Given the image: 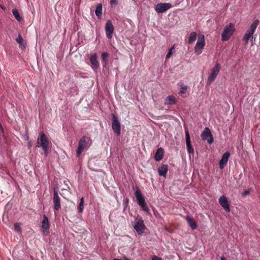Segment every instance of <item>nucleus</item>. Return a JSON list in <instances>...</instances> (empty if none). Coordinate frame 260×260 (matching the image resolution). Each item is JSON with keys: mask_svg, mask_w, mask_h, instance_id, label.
I'll return each instance as SVG.
<instances>
[{"mask_svg": "<svg viewBox=\"0 0 260 260\" xmlns=\"http://www.w3.org/2000/svg\"><path fill=\"white\" fill-rule=\"evenodd\" d=\"M258 24L259 20L258 19L255 20L250 25L249 28L246 31L243 37V40L246 44L248 43L251 38L252 42L255 41V38L253 37V35L255 32Z\"/></svg>", "mask_w": 260, "mask_h": 260, "instance_id": "nucleus-1", "label": "nucleus"}, {"mask_svg": "<svg viewBox=\"0 0 260 260\" xmlns=\"http://www.w3.org/2000/svg\"><path fill=\"white\" fill-rule=\"evenodd\" d=\"M236 30L234 24L230 23L226 25L223 29L221 34V40L222 41H226L229 40L230 37L234 34Z\"/></svg>", "mask_w": 260, "mask_h": 260, "instance_id": "nucleus-2", "label": "nucleus"}, {"mask_svg": "<svg viewBox=\"0 0 260 260\" xmlns=\"http://www.w3.org/2000/svg\"><path fill=\"white\" fill-rule=\"evenodd\" d=\"M91 144V141L88 137L84 136L80 140L78 147L76 151L77 156H80L82 151L89 148Z\"/></svg>", "mask_w": 260, "mask_h": 260, "instance_id": "nucleus-3", "label": "nucleus"}, {"mask_svg": "<svg viewBox=\"0 0 260 260\" xmlns=\"http://www.w3.org/2000/svg\"><path fill=\"white\" fill-rule=\"evenodd\" d=\"M206 45L205 36L203 34L198 35L197 42L194 47V53L197 55L201 54Z\"/></svg>", "mask_w": 260, "mask_h": 260, "instance_id": "nucleus-4", "label": "nucleus"}, {"mask_svg": "<svg viewBox=\"0 0 260 260\" xmlns=\"http://www.w3.org/2000/svg\"><path fill=\"white\" fill-rule=\"evenodd\" d=\"M135 195L138 204L145 211L148 212L150 210L146 205L144 198L139 188H137L135 191Z\"/></svg>", "mask_w": 260, "mask_h": 260, "instance_id": "nucleus-5", "label": "nucleus"}, {"mask_svg": "<svg viewBox=\"0 0 260 260\" xmlns=\"http://www.w3.org/2000/svg\"><path fill=\"white\" fill-rule=\"evenodd\" d=\"M132 225L139 235H142L144 232L145 226L142 218H136L132 222Z\"/></svg>", "mask_w": 260, "mask_h": 260, "instance_id": "nucleus-6", "label": "nucleus"}, {"mask_svg": "<svg viewBox=\"0 0 260 260\" xmlns=\"http://www.w3.org/2000/svg\"><path fill=\"white\" fill-rule=\"evenodd\" d=\"M220 69V66L216 63L211 70L210 75L208 76L207 84L210 85L216 78Z\"/></svg>", "mask_w": 260, "mask_h": 260, "instance_id": "nucleus-7", "label": "nucleus"}, {"mask_svg": "<svg viewBox=\"0 0 260 260\" xmlns=\"http://www.w3.org/2000/svg\"><path fill=\"white\" fill-rule=\"evenodd\" d=\"M49 146V141L44 133H42L38 137L37 142V147H46Z\"/></svg>", "mask_w": 260, "mask_h": 260, "instance_id": "nucleus-8", "label": "nucleus"}, {"mask_svg": "<svg viewBox=\"0 0 260 260\" xmlns=\"http://www.w3.org/2000/svg\"><path fill=\"white\" fill-rule=\"evenodd\" d=\"M112 128L114 132L117 134L118 136L120 135L121 132L120 124L116 116L114 114H112Z\"/></svg>", "mask_w": 260, "mask_h": 260, "instance_id": "nucleus-9", "label": "nucleus"}, {"mask_svg": "<svg viewBox=\"0 0 260 260\" xmlns=\"http://www.w3.org/2000/svg\"><path fill=\"white\" fill-rule=\"evenodd\" d=\"M201 137L203 140L207 141L209 144H212L213 142V138L210 129L206 127L202 133Z\"/></svg>", "mask_w": 260, "mask_h": 260, "instance_id": "nucleus-10", "label": "nucleus"}, {"mask_svg": "<svg viewBox=\"0 0 260 260\" xmlns=\"http://www.w3.org/2000/svg\"><path fill=\"white\" fill-rule=\"evenodd\" d=\"M53 203L54 209L56 211L58 210L60 207V199L58 196V189L54 188L53 191Z\"/></svg>", "mask_w": 260, "mask_h": 260, "instance_id": "nucleus-11", "label": "nucleus"}, {"mask_svg": "<svg viewBox=\"0 0 260 260\" xmlns=\"http://www.w3.org/2000/svg\"><path fill=\"white\" fill-rule=\"evenodd\" d=\"M172 7L170 3H159L155 7V11L158 13H163Z\"/></svg>", "mask_w": 260, "mask_h": 260, "instance_id": "nucleus-12", "label": "nucleus"}, {"mask_svg": "<svg viewBox=\"0 0 260 260\" xmlns=\"http://www.w3.org/2000/svg\"><path fill=\"white\" fill-rule=\"evenodd\" d=\"M114 31V26L111 20L107 21L105 25V32L107 37L108 39H111Z\"/></svg>", "mask_w": 260, "mask_h": 260, "instance_id": "nucleus-13", "label": "nucleus"}, {"mask_svg": "<svg viewBox=\"0 0 260 260\" xmlns=\"http://www.w3.org/2000/svg\"><path fill=\"white\" fill-rule=\"evenodd\" d=\"M185 140L187 147V151L188 153L190 154H193L194 149L191 145L190 138L189 134V132L187 129H185Z\"/></svg>", "mask_w": 260, "mask_h": 260, "instance_id": "nucleus-14", "label": "nucleus"}, {"mask_svg": "<svg viewBox=\"0 0 260 260\" xmlns=\"http://www.w3.org/2000/svg\"><path fill=\"white\" fill-rule=\"evenodd\" d=\"M220 206L227 212H230V208L227 198L224 196H221L218 199Z\"/></svg>", "mask_w": 260, "mask_h": 260, "instance_id": "nucleus-15", "label": "nucleus"}, {"mask_svg": "<svg viewBox=\"0 0 260 260\" xmlns=\"http://www.w3.org/2000/svg\"><path fill=\"white\" fill-rule=\"evenodd\" d=\"M90 62L91 64L92 69L94 71L97 70L99 67V63L97 59V55L96 53L91 54L90 57Z\"/></svg>", "mask_w": 260, "mask_h": 260, "instance_id": "nucleus-16", "label": "nucleus"}, {"mask_svg": "<svg viewBox=\"0 0 260 260\" xmlns=\"http://www.w3.org/2000/svg\"><path fill=\"white\" fill-rule=\"evenodd\" d=\"M230 156V153L229 152H226L223 153L219 163V168L220 169H223L225 165L227 164Z\"/></svg>", "mask_w": 260, "mask_h": 260, "instance_id": "nucleus-17", "label": "nucleus"}, {"mask_svg": "<svg viewBox=\"0 0 260 260\" xmlns=\"http://www.w3.org/2000/svg\"><path fill=\"white\" fill-rule=\"evenodd\" d=\"M42 228L44 233L46 232L47 234L49 233L48 230L49 228V223L48 217L46 215L43 216V219L42 222Z\"/></svg>", "mask_w": 260, "mask_h": 260, "instance_id": "nucleus-18", "label": "nucleus"}, {"mask_svg": "<svg viewBox=\"0 0 260 260\" xmlns=\"http://www.w3.org/2000/svg\"><path fill=\"white\" fill-rule=\"evenodd\" d=\"M168 170V166L167 164L162 165L158 168V175L164 177H166Z\"/></svg>", "mask_w": 260, "mask_h": 260, "instance_id": "nucleus-19", "label": "nucleus"}, {"mask_svg": "<svg viewBox=\"0 0 260 260\" xmlns=\"http://www.w3.org/2000/svg\"><path fill=\"white\" fill-rule=\"evenodd\" d=\"M164 155V150L162 148L160 147L159 148L156 152H155V155H154V159L156 161H159L161 160Z\"/></svg>", "mask_w": 260, "mask_h": 260, "instance_id": "nucleus-20", "label": "nucleus"}, {"mask_svg": "<svg viewBox=\"0 0 260 260\" xmlns=\"http://www.w3.org/2000/svg\"><path fill=\"white\" fill-rule=\"evenodd\" d=\"M177 103L176 98L173 95H169L165 101V105H171L175 104Z\"/></svg>", "mask_w": 260, "mask_h": 260, "instance_id": "nucleus-21", "label": "nucleus"}, {"mask_svg": "<svg viewBox=\"0 0 260 260\" xmlns=\"http://www.w3.org/2000/svg\"><path fill=\"white\" fill-rule=\"evenodd\" d=\"M186 220L187 221L188 225L192 230L197 229V223L193 219L189 216H187L186 217Z\"/></svg>", "mask_w": 260, "mask_h": 260, "instance_id": "nucleus-22", "label": "nucleus"}, {"mask_svg": "<svg viewBox=\"0 0 260 260\" xmlns=\"http://www.w3.org/2000/svg\"><path fill=\"white\" fill-rule=\"evenodd\" d=\"M197 35L194 31L190 33L188 37V43L189 44H192L197 39Z\"/></svg>", "mask_w": 260, "mask_h": 260, "instance_id": "nucleus-23", "label": "nucleus"}, {"mask_svg": "<svg viewBox=\"0 0 260 260\" xmlns=\"http://www.w3.org/2000/svg\"><path fill=\"white\" fill-rule=\"evenodd\" d=\"M102 4H99L95 9V13L96 16L99 18H101L102 15Z\"/></svg>", "mask_w": 260, "mask_h": 260, "instance_id": "nucleus-24", "label": "nucleus"}, {"mask_svg": "<svg viewBox=\"0 0 260 260\" xmlns=\"http://www.w3.org/2000/svg\"><path fill=\"white\" fill-rule=\"evenodd\" d=\"M12 13L15 19L18 21L20 22L22 20V18L20 16L19 12L17 9H13Z\"/></svg>", "mask_w": 260, "mask_h": 260, "instance_id": "nucleus-25", "label": "nucleus"}, {"mask_svg": "<svg viewBox=\"0 0 260 260\" xmlns=\"http://www.w3.org/2000/svg\"><path fill=\"white\" fill-rule=\"evenodd\" d=\"M84 209V198L82 197L80 199L79 204L78 206V211L79 213H82Z\"/></svg>", "mask_w": 260, "mask_h": 260, "instance_id": "nucleus-26", "label": "nucleus"}, {"mask_svg": "<svg viewBox=\"0 0 260 260\" xmlns=\"http://www.w3.org/2000/svg\"><path fill=\"white\" fill-rule=\"evenodd\" d=\"M17 42L21 46L25 47V43L20 35H19L16 39Z\"/></svg>", "mask_w": 260, "mask_h": 260, "instance_id": "nucleus-27", "label": "nucleus"}, {"mask_svg": "<svg viewBox=\"0 0 260 260\" xmlns=\"http://www.w3.org/2000/svg\"><path fill=\"white\" fill-rule=\"evenodd\" d=\"M174 49H175V47H174V45H173V46H172L170 49H169V51L168 52V53H167V54L166 55V59H169V58L171 57V56H172V55L173 54V53H174Z\"/></svg>", "mask_w": 260, "mask_h": 260, "instance_id": "nucleus-28", "label": "nucleus"}, {"mask_svg": "<svg viewBox=\"0 0 260 260\" xmlns=\"http://www.w3.org/2000/svg\"><path fill=\"white\" fill-rule=\"evenodd\" d=\"M109 57V54L107 52H103L102 54V58L105 61V64L107 63V58Z\"/></svg>", "mask_w": 260, "mask_h": 260, "instance_id": "nucleus-29", "label": "nucleus"}, {"mask_svg": "<svg viewBox=\"0 0 260 260\" xmlns=\"http://www.w3.org/2000/svg\"><path fill=\"white\" fill-rule=\"evenodd\" d=\"M186 90H187V86L185 85L184 84H182L180 86V91L179 93L180 94H182L186 92Z\"/></svg>", "mask_w": 260, "mask_h": 260, "instance_id": "nucleus-30", "label": "nucleus"}, {"mask_svg": "<svg viewBox=\"0 0 260 260\" xmlns=\"http://www.w3.org/2000/svg\"><path fill=\"white\" fill-rule=\"evenodd\" d=\"M14 229L16 232L20 233L21 232L20 223H15L14 224Z\"/></svg>", "mask_w": 260, "mask_h": 260, "instance_id": "nucleus-31", "label": "nucleus"}, {"mask_svg": "<svg viewBox=\"0 0 260 260\" xmlns=\"http://www.w3.org/2000/svg\"><path fill=\"white\" fill-rule=\"evenodd\" d=\"M48 148L49 146L42 148L45 156H47L48 155Z\"/></svg>", "mask_w": 260, "mask_h": 260, "instance_id": "nucleus-32", "label": "nucleus"}, {"mask_svg": "<svg viewBox=\"0 0 260 260\" xmlns=\"http://www.w3.org/2000/svg\"><path fill=\"white\" fill-rule=\"evenodd\" d=\"M110 4L113 5H116L117 4V0H110Z\"/></svg>", "mask_w": 260, "mask_h": 260, "instance_id": "nucleus-33", "label": "nucleus"}, {"mask_svg": "<svg viewBox=\"0 0 260 260\" xmlns=\"http://www.w3.org/2000/svg\"><path fill=\"white\" fill-rule=\"evenodd\" d=\"M152 260H162L161 258L159 257H158L156 255H153L152 257Z\"/></svg>", "mask_w": 260, "mask_h": 260, "instance_id": "nucleus-34", "label": "nucleus"}, {"mask_svg": "<svg viewBox=\"0 0 260 260\" xmlns=\"http://www.w3.org/2000/svg\"><path fill=\"white\" fill-rule=\"evenodd\" d=\"M249 193V191H244V194L245 195H247Z\"/></svg>", "mask_w": 260, "mask_h": 260, "instance_id": "nucleus-35", "label": "nucleus"}, {"mask_svg": "<svg viewBox=\"0 0 260 260\" xmlns=\"http://www.w3.org/2000/svg\"><path fill=\"white\" fill-rule=\"evenodd\" d=\"M220 259H221V260H226L224 256H221Z\"/></svg>", "mask_w": 260, "mask_h": 260, "instance_id": "nucleus-36", "label": "nucleus"}, {"mask_svg": "<svg viewBox=\"0 0 260 260\" xmlns=\"http://www.w3.org/2000/svg\"><path fill=\"white\" fill-rule=\"evenodd\" d=\"M0 7H1L2 9H3V10H5V8L4 6H3L2 5H0Z\"/></svg>", "mask_w": 260, "mask_h": 260, "instance_id": "nucleus-37", "label": "nucleus"}, {"mask_svg": "<svg viewBox=\"0 0 260 260\" xmlns=\"http://www.w3.org/2000/svg\"><path fill=\"white\" fill-rule=\"evenodd\" d=\"M112 260H122V259L115 258L113 259Z\"/></svg>", "mask_w": 260, "mask_h": 260, "instance_id": "nucleus-38", "label": "nucleus"}, {"mask_svg": "<svg viewBox=\"0 0 260 260\" xmlns=\"http://www.w3.org/2000/svg\"><path fill=\"white\" fill-rule=\"evenodd\" d=\"M27 140L28 139V135L27 136Z\"/></svg>", "mask_w": 260, "mask_h": 260, "instance_id": "nucleus-39", "label": "nucleus"}]
</instances>
